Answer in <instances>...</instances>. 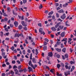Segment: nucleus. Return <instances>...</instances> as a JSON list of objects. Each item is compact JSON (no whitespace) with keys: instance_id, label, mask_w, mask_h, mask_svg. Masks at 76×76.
Masks as SVG:
<instances>
[{"instance_id":"obj_1","label":"nucleus","mask_w":76,"mask_h":76,"mask_svg":"<svg viewBox=\"0 0 76 76\" xmlns=\"http://www.w3.org/2000/svg\"><path fill=\"white\" fill-rule=\"evenodd\" d=\"M70 71L69 70H68L67 72H64L65 75L66 76L70 75Z\"/></svg>"},{"instance_id":"obj_2","label":"nucleus","mask_w":76,"mask_h":76,"mask_svg":"<svg viewBox=\"0 0 76 76\" xmlns=\"http://www.w3.org/2000/svg\"><path fill=\"white\" fill-rule=\"evenodd\" d=\"M66 18V15L65 13L63 14V15L61 16V18L62 19H64Z\"/></svg>"},{"instance_id":"obj_3","label":"nucleus","mask_w":76,"mask_h":76,"mask_svg":"<svg viewBox=\"0 0 76 76\" xmlns=\"http://www.w3.org/2000/svg\"><path fill=\"white\" fill-rule=\"evenodd\" d=\"M65 67L66 69H68V70H70V69H71V66H68L67 65H66L65 66Z\"/></svg>"},{"instance_id":"obj_4","label":"nucleus","mask_w":76,"mask_h":76,"mask_svg":"<svg viewBox=\"0 0 76 76\" xmlns=\"http://www.w3.org/2000/svg\"><path fill=\"white\" fill-rule=\"evenodd\" d=\"M51 29L52 31H53V32H55V31H57V29L55 28V27H51Z\"/></svg>"},{"instance_id":"obj_5","label":"nucleus","mask_w":76,"mask_h":76,"mask_svg":"<svg viewBox=\"0 0 76 76\" xmlns=\"http://www.w3.org/2000/svg\"><path fill=\"white\" fill-rule=\"evenodd\" d=\"M53 52H49L48 53V56H49V57H52V56H53Z\"/></svg>"},{"instance_id":"obj_6","label":"nucleus","mask_w":76,"mask_h":76,"mask_svg":"<svg viewBox=\"0 0 76 76\" xmlns=\"http://www.w3.org/2000/svg\"><path fill=\"white\" fill-rule=\"evenodd\" d=\"M21 24H22V25L23 26H27V24H26L25 23V22H24V21H22L21 22Z\"/></svg>"},{"instance_id":"obj_7","label":"nucleus","mask_w":76,"mask_h":76,"mask_svg":"<svg viewBox=\"0 0 76 76\" xmlns=\"http://www.w3.org/2000/svg\"><path fill=\"white\" fill-rule=\"evenodd\" d=\"M60 35L62 37H64V35H65V32L64 31L61 33Z\"/></svg>"},{"instance_id":"obj_8","label":"nucleus","mask_w":76,"mask_h":76,"mask_svg":"<svg viewBox=\"0 0 76 76\" xmlns=\"http://www.w3.org/2000/svg\"><path fill=\"white\" fill-rule=\"evenodd\" d=\"M60 22H59L58 23L56 24L55 26V28H57L58 26H59V25H60Z\"/></svg>"},{"instance_id":"obj_9","label":"nucleus","mask_w":76,"mask_h":76,"mask_svg":"<svg viewBox=\"0 0 76 76\" xmlns=\"http://www.w3.org/2000/svg\"><path fill=\"white\" fill-rule=\"evenodd\" d=\"M14 24L15 27H17L18 26V23L17 21H15L14 23Z\"/></svg>"},{"instance_id":"obj_10","label":"nucleus","mask_w":76,"mask_h":76,"mask_svg":"<svg viewBox=\"0 0 76 76\" xmlns=\"http://www.w3.org/2000/svg\"><path fill=\"white\" fill-rule=\"evenodd\" d=\"M14 71L15 72V75H18L19 74V71L17 70V69H15Z\"/></svg>"},{"instance_id":"obj_11","label":"nucleus","mask_w":76,"mask_h":76,"mask_svg":"<svg viewBox=\"0 0 76 76\" xmlns=\"http://www.w3.org/2000/svg\"><path fill=\"white\" fill-rule=\"evenodd\" d=\"M32 61L33 63H37V61H36V60H35V58H33L32 59Z\"/></svg>"},{"instance_id":"obj_12","label":"nucleus","mask_w":76,"mask_h":76,"mask_svg":"<svg viewBox=\"0 0 76 76\" xmlns=\"http://www.w3.org/2000/svg\"><path fill=\"white\" fill-rule=\"evenodd\" d=\"M18 37V38H19V34H15L14 37L16 38V37Z\"/></svg>"},{"instance_id":"obj_13","label":"nucleus","mask_w":76,"mask_h":76,"mask_svg":"<svg viewBox=\"0 0 76 76\" xmlns=\"http://www.w3.org/2000/svg\"><path fill=\"white\" fill-rule=\"evenodd\" d=\"M56 50L58 51V52H61V49H59L58 48H56Z\"/></svg>"},{"instance_id":"obj_14","label":"nucleus","mask_w":76,"mask_h":76,"mask_svg":"<svg viewBox=\"0 0 76 76\" xmlns=\"http://www.w3.org/2000/svg\"><path fill=\"white\" fill-rule=\"evenodd\" d=\"M7 9L8 12H10V11H11V9L10 7H7Z\"/></svg>"},{"instance_id":"obj_15","label":"nucleus","mask_w":76,"mask_h":76,"mask_svg":"<svg viewBox=\"0 0 76 76\" xmlns=\"http://www.w3.org/2000/svg\"><path fill=\"white\" fill-rule=\"evenodd\" d=\"M28 69H29L28 71L29 72H31V71L32 70V68L31 67H30V66H28Z\"/></svg>"},{"instance_id":"obj_16","label":"nucleus","mask_w":76,"mask_h":76,"mask_svg":"<svg viewBox=\"0 0 76 76\" xmlns=\"http://www.w3.org/2000/svg\"><path fill=\"white\" fill-rule=\"evenodd\" d=\"M66 48H64L62 50V51L64 52V53H66Z\"/></svg>"},{"instance_id":"obj_17","label":"nucleus","mask_w":76,"mask_h":76,"mask_svg":"<svg viewBox=\"0 0 76 76\" xmlns=\"http://www.w3.org/2000/svg\"><path fill=\"white\" fill-rule=\"evenodd\" d=\"M67 38H64L61 41H62V42H63V41H64L65 42H66L67 41Z\"/></svg>"},{"instance_id":"obj_18","label":"nucleus","mask_w":76,"mask_h":76,"mask_svg":"<svg viewBox=\"0 0 76 76\" xmlns=\"http://www.w3.org/2000/svg\"><path fill=\"white\" fill-rule=\"evenodd\" d=\"M39 32H43V29L42 28H40L39 29Z\"/></svg>"},{"instance_id":"obj_19","label":"nucleus","mask_w":76,"mask_h":76,"mask_svg":"<svg viewBox=\"0 0 76 76\" xmlns=\"http://www.w3.org/2000/svg\"><path fill=\"white\" fill-rule=\"evenodd\" d=\"M18 28L20 30L22 28V25H20L18 26Z\"/></svg>"},{"instance_id":"obj_20","label":"nucleus","mask_w":76,"mask_h":76,"mask_svg":"<svg viewBox=\"0 0 76 76\" xmlns=\"http://www.w3.org/2000/svg\"><path fill=\"white\" fill-rule=\"evenodd\" d=\"M59 27L60 28L61 30H62V29H63V28H64V26L63 25H61L60 26H59Z\"/></svg>"},{"instance_id":"obj_21","label":"nucleus","mask_w":76,"mask_h":76,"mask_svg":"<svg viewBox=\"0 0 76 76\" xmlns=\"http://www.w3.org/2000/svg\"><path fill=\"white\" fill-rule=\"evenodd\" d=\"M68 3H65L64 4H63V7H66L67 6H68Z\"/></svg>"},{"instance_id":"obj_22","label":"nucleus","mask_w":76,"mask_h":76,"mask_svg":"<svg viewBox=\"0 0 76 76\" xmlns=\"http://www.w3.org/2000/svg\"><path fill=\"white\" fill-rule=\"evenodd\" d=\"M6 54V53L5 52H2L1 55L2 56V57H4V56H5Z\"/></svg>"},{"instance_id":"obj_23","label":"nucleus","mask_w":76,"mask_h":76,"mask_svg":"<svg viewBox=\"0 0 76 76\" xmlns=\"http://www.w3.org/2000/svg\"><path fill=\"white\" fill-rule=\"evenodd\" d=\"M12 74V76H15L14 75H13L14 74H15V72H13V71H11V72H10V74Z\"/></svg>"},{"instance_id":"obj_24","label":"nucleus","mask_w":76,"mask_h":76,"mask_svg":"<svg viewBox=\"0 0 76 76\" xmlns=\"http://www.w3.org/2000/svg\"><path fill=\"white\" fill-rule=\"evenodd\" d=\"M58 12H59V13H63V12H64V11H63V9H61Z\"/></svg>"},{"instance_id":"obj_25","label":"nucleus","mask_w":76,"mask_h":76,"mask_svg":"<svg viewBox=\"0 0 76 76\" xmlns=\"http://www.w3.org/2000/svg\"><path fill=\"white\" fill-rule=\"evenodd\" d=\"M53 11H52L51 12H50L48 14V15H53Z\"/></svg>"},{"instance_id":"obj_26","label":"nucleus","mask_w":76,"mask_h":76,"mask_svg":"<svg viewBox=\"0 0 76 76\" xmlns=\"http://www.w3.org/2000/svg\"><path fill=\"white\" fill-rule=\"evenodd\" d=\"M57 67L58 69H60V67H61V65L60 64H58L57 65Z\"/></svg>"},{"instance_id":"obj_27","label":"nucleus","mask_w":76,"mask_h":76,"mask_svg":"<svg viewBox=\"0 0 76 76\" xmlns=\"http://www.w3.org/2000/svg\"><path fill=\"white\" fill-rule=\"evenodd\" d=\"M19 37H23V34H22V33H20V34H19Z\"/></svg>"},{"instance_id":"obj_28","label":"nucleus","mask_w":76,"mask_h":76,"mask_svg":"<svg viewBox=\"0 0 76 76\" xmlns=\"http://www.w3.org/2000/svg\"><path fill=\"white\" fill-rule=\"evenodd\" d=\"M65 57L66 58H68V57H69V55H68V54L66 53L65 55Z\"/></svg>"},{"instance_id":"obj_29","label":"nucleus","mask_w":76,"mask_h":76,"mask_svg":"<svg viewBox=\"0 0 76 76\" xmlns=\"http://www.w3.org/2000/svg\"><path fill=\"white\" fill-rule=\"evenodd\" d=\"M41 60H39V61L37 62L39 64L40 66H41Z\"/></svg>"},{"instance_id":"obj_30","label":"nucleus","mask_w":76,"mask_h":76,"mask_svg":"<svg viewBox=\"0 0 76 76\" xmlns=\"http://www.w3.org/2000/svg\"><path fill=\"white\" fill-rule=\"evenodd\" d=\"M47 46H45L43 47V50L45 51V50H47Z\"/></svg>"},{"instance_id":"obj_31","label":"nucleus","mask_w":76,"mask_h":76,"mask_svg":"<svg viewBox=\"0 0 76 76\" xmlns=\"http://www.w3.org/2000/svg\"><path fill=\"white\" fill-rule=\"evenodd\" d=\"M1 37H3V31H1Z\"/></svg>"},{"instance_id":"obj_32","label":"nucleus","mask_w":76,"mask_h":76,"mask_svg":"<svg viewBox=\"0 0 76 76\" xmlns=\"http://www.w3.org/2000/svg\"><path fill=\"white\" fill-rule=\"evenodd\" d=\"M45 42L46 41L47 42H49V40L47 39V38H46L45 39Z\"/></svg>"},{"instance_id":"obj_33","label":"nucleus","mask_w":76,"mask_h":76,"mask_svg":"<svg viewBox=\"0 0 76 76\" xmlns=\"http://www.w3.org/2000/svg\"><path fill=\"white\" fill-rule=\"evenodd\" d=\"M60 44H61V42H56V44L57 45H60Z\"/></svg>"},{"instance_id":"obj_34","label":"nucleus","mask_w":76,"mask_h":76,"mask_svg":"<svg viewBox=\"0 0 76 76\" xmlns=\"http://www.w3.org/2000/svg\"><path fill=\"white\" fill-rule=\"evenodd\" d=\"M40 33H41V35L42 34H43V35H45V33L44 32V31H42V32H40Z\"/></svg>"},{"instance_id":"obj_35","label":"nucleus","mask_w":76,"mask_h":76,"mask_svg":"<svg viewBox=\"0 0 76 76\" xmlns=\"http://www.w3.org/2000/svg\"><path fill=\"white\" fill-rule=\"evenodd\" d=\"M23 4H25L26 3V2H27V0H23Z\"/></svg>"},{"instance_id":"obj_36","label":"nucleus","mask_w":76,"mask_h":76,"mask_svg":"<svg viewBox=\"0 0 76 76\" xmlns=\"http://www.w3.org/2000/svg\"><path fill=\"white\" fill-rule=\"evenodd\" d=\"M28 64L29 66H31V64H32V62H31V60H30L28 62Z\"/></svg>"},{"instance_id":"obj_37","label":"nucleus","mask_w":76,"mask_h":76,"mask_svg":"<svg viewBox=\"0 0 76 76\" xmlns=\"http://www.w3.org/2000/svg\"><path fill=\"white\" fill-rule=\"evenodd\" d=\"M31 67H32L33 69H35V67H34V65H33V64H31Z\"/></svg>"},{"instance_id":"obj_38","label":"nucleus","mask_w":76,"mask_h":76,"mask_svg":"<svg viewBox=\"0 0 76 76\" xmlns=\"http://www.w3.org/2000/svg\"><path fill=\"white\" fill-rule=\"evenodd\" d=\"M11 49L12 50V51H13V50H15V48L14 47V46H12L11 48Z\"/></svg>"},{"instance_id":"obj_39","label":"nucleus","mask_w":76,"mask_h":76,"mask_svg":"<svg viewBox=\"0 0 76 76\" xmlns=\"http://www.w3.org/2000/svg\"><path fill=\"white\" fill-rule=\"evenodd\" d=\"M23 54H26V52L25 50H23Z\"/></svg>"},{"instance_id":"obj_40","label":"nucleus","mask_w":76,"mask_h":76,"mask_svg":"<svg viewBox=\"0 0 76 76\" xmlns=\"http://www.w3.org/2000/svg\"><path fill=\"white\" fill-rule=\"evenodd\" d=\"M32 53H31L30 56V60H32Z\"/></svg>"},{"instance_id":"obj_41","label":"nucleus","mask_w":76,"mask_h":76,"mask_svg":"<svg viewBox=\"0 0 76 76\" xmlns=\"http://www.w3.org/2000/svg\"><path fill=\"white\" fill-rule=\"evenodd\" d=\"M22 67V66L20 65L18 67V69L19 70L21 69Z\"/></svg>"},{"instance_id":"obj_42","label":"nucleus","mask_w":76,"mask_h":76,"mask_svg":"<svg viewBox=\"0 0 76 76\" xmlns=\"http://www.w3.org/2000/svg\"><path fill=\"white\" fill-rule=\"evenodd\" d=\"M53 70H54V69H51L50 70V72L51 73H54V71H53Z\"/></svg>"},{"instance_id":"obj_43","label":"nucleus","mask_w":76,"mask_h":76,"mask_svg":"<svg viewBox=\"0 0 76 76\" xmlns=\"http://www.w3.org/2000/svg\"><path fill=\"white\" fill-rule=\"evenodd\" d=\"M4 20L5 22V21H7L8 20V19L6 17H5L4 19Z\"/></svg>"},{"instance_id":"obj_44","label":"nucleus","mask_w":76,"mask_h":76,"mask_svg":"<svg viewBox=\"0 0 76 76\" xmlns=\"http://www.w3.org/2000/svg\"><path fill=\"white\" fill-rule=\"evenodd\" d=\"M56 57L57 58H60V56L58 54L56 55Z\"/></svg>"},{"instance_id":"obj_45","label":"nucleus","mask_w":76,"mask_h":76,"mask_svg":"<svg viewBox=\"0 0 76 76\" xmlns=\"http://www.w3.org/2000/svg\"><path fill=\"white\" fill-rule=\"evenodd\" d=\"M23 29L24 30H25V31H27L28 29L27 28V27H26L23 28Z\"/></svg>"},{"instance_id":"obj_46","label":"nucleus","mask_w":76,"mask_h":76,"mask_svg":"<svg viewBox=\"0 0 76 76\" xmlns=\"http://www.w3.org/2000/svg\"><path fill=\"white\" fill-rule=\"evenodd\" d=\"M38 26H40V27H41V26H42V25H41V23H38Z\"/></svg>"},{"instance_id":"obj_47","label":"nucleus","mask_w":76,"mask_h":76,"mask_svg":"<svg viewBox=\"0 0 76 76\" xmlns=\"http://www.w3.org/2000/svg\"><path fill=\"white\" fill-rule=\"evenodd\" d=\"M60 29H61L59 27L57 28V31H60Z\"/></svg>"},{"instance_id":"obj_48","label":"nucleus","mask_w":76,"mask_h":76,"mask_svg":"<svg viewBox=\"0 0 76 76\" xmlns=\"http://www.w3.org/2000/svg\"><path fill=\"white\" fill-rule=\"evenodd\" d=\"M58 21H60L61 22L63 21V20H61V19L60 18H58Z\"/></svg>"},{"instance_id":"obj_49","label":"nucleus","mask_w":76,"mask_h":76,"mask_svg":"<svg viewBox=\"0 0 76 76\" xmlns=\"http://www.w3.org/2000/svg\"><path fill=\"white\" fill-rule=\"evenodd\" d=\"M61 48H63L64 47V45L63 44L61 43Z\"/></svg>"},{"instance_id":"obj_50","label":"nucleus","mask_w":76,"mask_h":76,"mask_svg":"<svg viewBox=\"0 0 76 76\" xmlns=\"http://www.w3.org/2000/svg\"><path fill=\"white\" fill-rule=\"evenodd\" d=\"M5 30L7 31V32H8V31H9V30H8L7 28H5Z\"/></svg>"},{"instance_id":"obj_51","label":"nucleus","mask_w":76,"mask_h":76,"mask_svg":"<svg viewBox=\"0 0 76 76\" xmlns=\"http://www.w3.org/2000/svg\"><path fill=\"white\" fill-rule=\"evenodd\" d=\"M42 8V4H40V6L39 7V9H41V8Z\"/></svg>"},{"instance_id":"obj_52","label":"nucleus","mask_w":76,"mask_h":76,"mask_svg":"<svg viewBox=\"0 0 76 76\" xmlns=\"http://www.w3.org/2000/svg\"><path fill=\"white\" fill-rule=\"evenodd\" d=\"M15 68H18V67L16 65H14L13 66V69H15Z\"/></svg>"},{"instance_id":"obj_53","label":"nucleus","mask_w":76,"mask_h":76,"mask_svg":"<svg viewBox=\"0 0 76 76\" xmlns=\"http://www.w3.org/2000/svg\"><path fill=\"white\" fill-rule=\"evenodd\" d=\"M71 41H72V39L70 38L69 39V40L68 41V42H71Z\"/></svg>"},{"instance_id":"obj_54","label":"nucleus","mask_w":76,"mask_h":76,"mask_svg":"<svg viewBox=\"0 0 76 76\" xmlns=\"http://www.w3.org/2000/svg\"><path fill=\"white\" fill-rule=\"evenodd\" d=\"M10 27H11V28H13V24H10Z\"/></svg>"},{"instance_id":"obj_55","label":"nucleus","mask_w":76,"mask_h":76,"mask_svg":"<svg viewBox=\"0 0 76 76\" xmlns=\"http://www.w3.org/2000/svg\"><path fill=\"white\" fill-rule=\"evenodd\" d=\"M56 15L57 18H58L59 17V14L58 13H56Z\"/></svg>"},{"instance_id":"obj_56","label":"nucleus","mask_w":76,"mask_h":76,"mask_svg":"<svg viewBox=\"0 0 76 76\" xmlns=\"http://www.w3.org/2000/svg\"><path fill=\"white\" fill-rule=\"evenodd\" d=\"M3 15L4 16L7 17V15L6 14V13H4L3 14Z\"/></svg>"},{"instance_id":"obj_57","label":"nucleus","mask_w":76,"mask_h":76,"mask_svg":"<svg viewBox=\"0 0 76 76\" xmlns=\"http://www.w3.org/2000/svg\"><path fill=\"white\" fill-rule=\"evenodd\" d=\"M70 63L71 64H75V62H73V61H70Z\"/></svg>"},{"instance_id":"obj_58","label":"nucleus","mask_w":76,"mask_h":76,"mask_svg":"<svg viewBox=\"0 0 76 76\" xmlns=\"http://www.w3.org/2000/svg\"><path fill=\"white\" fill-rule=\"evenodd\" d=\"M15 63H16V61L15 60L12 61V63L13 64H15Z\"/></svg>"},{"instance_id":"obj_59","label":"nucleus","mask_w":76,"mask_h":76,"mask_svg":"<svg viewBox=\"0 0 76 76\" xmlns=\"http://www.w3.org/2000/svg\"><path fill=\"white\" fill-rule=\"evenodd\" d=\"M23 71V70L22 69H20L19 70V72H20V73H21V72H22Z\"/></svg>"},{"instance_id":"obj_60","label":"nucleus","mask_w":76,"mask_h":76,"mask_svg":"<svg viewBox=\"0 0 76 76\" xmlns=\"http://www.w3.org/2000/svg\"><path fill=\"white\" fill-rule=\"evenodd\" d=\"M25 43L26 44H28V41H27V40L26 39H25Z\"/></svg>"},{"instance_id":"obj_61","label":"nucleus","mask_w":76,"mask_h":76,"mask_svg":"<svg viewBox=\"0 0 76 76\" xmlns=\"http://www.w3.org/2000/svg\"><path fill=\"white\" fill-rule=\"evenodd\" d=\"M27 52L28 53H31V50H30V49H28L27 50Z\"/></svg>"},{"instance_id":"obj_62","label":"nucleus","mask_w":76,"mask_h":76,"mask_svg":"<svg viewBox=\"0 0 76 76\" xmlns=\"http://www.w3.org/2000/svg\"><path fill=\"white\" fill-rule=\"evenodd\" d=\"M47 45V42H45L44 43V45Z\"/></svg>"},{"instance_id":"obj_63","label":"nucleus","mask_w":76,"mask_h":76,"mask_svg":"<svg viewBox=\"0 0 76 76\" xmlns=\"http://www.w3.org/2000/svg\"><path fill=\"white\" fill-rule=\"evenodd\" d=\"M17 62L18 64H20V61L19 60L17 61Z\"/></svg>"},{"instance_id":"obj_64","label":"nucleus","mask_w":76,"mask_h":76,"mask_svg":"<svg viewBox=\"0 0 76 76\" xmlns=\"http://www.w3.org/2000/svg\"><path fill=\"white\" fill-rule=\"evenodd\" d=\"M5 75H6L5 73H2V76H5Z\"/></svg>"}]
</instances>
